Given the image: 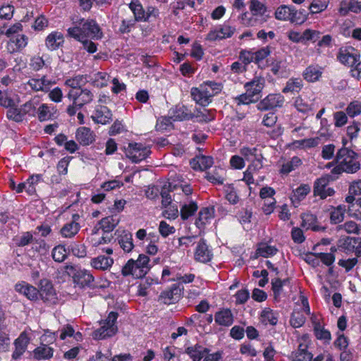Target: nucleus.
Returning <instances> with one entry per match:
<instances>
[{"label":"nucleus","mask_w":361,"mask_h":361,"mask_svg":"<svg viewBox=\"0 0 361 361\" xmlns=\"http://www.w3.org/2000/svg\"><path fill=\"white\" fill-rule=\"evenodd\" d=\"M67 32L70 37L76 40L87 38L100 39L103 37L101 28L93 19H81L78 25L68 28Z\"/></svg>","instance_id":"1"},{"label":"nucleus","mask_w":361,"mask_h":361,"mask_svg":"<svg viewBox=\"0 0 361 361\" xmlns=\"http://www.w3.org/2000/svg\"><path fill=\"white\" fill-rule=\"evenodd\" d=\"M357 159V154L347 147L341 148L336 153L335 161L338 166L334 169V173H340L341 171L353 173L357 172L360 164Z\"/></svg>","instance_id":"2"},{"label":"nucleus","mask_w":361,"mask_h":361,"mask_svg":"<svg viewBox=\"0 0 361 361\" xmlns=\"http://www.w3.org/2000/svg\"><path fill=\"white\" fill-rule=\"evenodd\" d=\"M221 90L222 85L221 83L206 81L198 87H192L190 94L197 104L205 106L212 102V98L220 93Z\"/></svg>","instance_id":"3"},{"label":"nucleus","mask_w":361,"mask_h":361,"mask_svg":"<svg viewBox=\"0 0 361 361\" xmlns=\"http://www.w3.org/2000/svg\"><path fill=\"white\" fill-rule=\"evenodd\" d=\"M149 262V257L141 254L137 260L129 259L123 267L121 274L124 276L132 275L135 278H142L150 269Z\"/></svg>","instance_id":"4"},{"label":"nucleus","mask_w":361,"mask_h":361,"mask_svg":"<svg viewBox=\"0 0 361 361\" xmlns=\"http://www.w3.org/2000/svg\"><path fill=\"white\" fill-rule=\"evenodd\" d=\"M118 313L111 311L106 319L100 322L101 327L93 332V338L96 340L104 339L114 336L118 331L116 320Z\"/></svg>","instance_id":"5"},{"label":"nucleus","mask_w":361,"mask_h":361,"mask_svg":"<svg viewBox=\"0 0 361 361\" xmlns=\"http://www.w3.org/2000/svg\"><path fill=\"white\" fill-rule=\"evenodd\" d=\"M250 10L252 15L249 16V13L245 12L241 16L242 23L246 26H255L257 23V19L254 16H262L267 12V6L259 0H250Z\"/></svg>","instance_id":"6"},{"label":"nucleus","mask_w":361,"mask_h":361,"mask_svg":"<svg viewBox=\"0 0 361 361\" xmlns=\"http://www.w3.org/2000/svg\"><path fill=\"white\" fill-rule=\"evenodd\" d=\"M150 153V149L142 143H129L125 148L126 156L133 163H138L145 159Z\"/></svg>","instance_id":"7"},{"label":"nucleus","mask_w":361,"mask_h":361,"mask_svg":"<svg viewBox=\"0 0 361 361\" xmlns=\"http://www.w3.org/2000/svg\"><path fill=\"white\" fill-rule=\"evenodd\" d=\"M70 99L74 100V104L82 108L84 105L90 103L94 99L93 93L88 89H80L76 90H70L68 94Z\"/></svg>","instance_id":"8"},{"label":"nucleus","mask_w":361,"mask_h":361,"mask_svg":"<svg viewBox=\"0 0 361 361\" xmlns=\"http://www.w3.org/2000/svg\"><path fill=\"white\" fill-rule=\"evenodd\" d=\"M285 102L284 97L281 94H269L257 105L259 111L271 110L281 107Z\"/></svg>","instance_id":"9"},{"label":"nucleus","mask_w":361,"mask_h":361,"mask_svg":"<svg viewBox=\"0 0 361 361\" xmlns=\"http://www.w3.org/2000/svg\"><path fill=\"white\" fill-rule=\"evenodd\" d=\"M337 59L341 63L353 67L357 64L360 54L352 47H341L338 51Z\"/></svg>","instance_id":"10"},{"label":"nucleus","mask_w":361,"mask_h":361,"mask_svg":"<svg viewBox=\"0 0 361 361\" xmlns=\"http://www.w3.org/2000/svg\"><path fill=\"white\" fill-rule=\"evenodd\" d=\"M39 295L44 302L56 304L57 295L51 281L47 279L40 281V288L38 290Z\"/></svg>","instance_id":"11"},{"label":"nucleus","mask_w":361,"mask_h":361,"mask_svg":"<svg viewBox=\"0 0 361 361\" xmlns=\"http://www.w3.org/2000/svg\"><path fill=\"white\" fill-rule=\"evenodd\" d=\"M80 216L73 214L71 220L66 223L60 229L59 233L63 238H73L79 232L81 226L79 223Z\"/></svg>","instance_id":"12"},{"label":"nucleus","mask_w":361,"mask_h":361,"mask_svg":"<svg viewBox=\"0 0 361 361\" xmlns=\"http://www.w3.org/2000/svg\"><path fill=\"white\" fill-rule=\"evenodd\" d=\"M212 251L207 244L206 240L201 238L198 241L194 252L195 260L201 263H207L212 260Z\"/></svg>","instance_id":"13"},{"label":"nucleus","mask_w":361,"mask_h":361,"mask_svg":"<svg viewBox=\"0 0 361 361\" xmlns=\"http://www.w3.org/2000/svg\"><path fill=\"white\" fill-rule=\"evenodd\" d=\"M329 179L324 177L317 178L314 183L313 192L314 196H319L321 199L333 196L335 193L332 188L327 187Z\"/></svg>","instance_id":"14"},{"label":"nucleus","mask_w":361,"mask_h":361,"mask_svg":"<svg viewBox=\"0 0 361 361\" xmlns=\"http://www.w3.org/2000/svg\"><path fill=\"white\" fill-rule=\"evenodd\" d=\"M235 30V27L224 24L218 29L210 30L207 35L206 39L214 42L228 38L233 35Z\"/></svg>","instance_id":"15"},{"label":"nucleus","mask_w":361,"mask_h":361,"mask_svg":"<svg viewBox=\"0 0 361 361\" xmlns=\"http://www.w3.org/2000/svg\"><path fill=\"white\" fill-rule=\"evenodd\" d=\"M265 80L263 77L255 76L254 78L245 84L244 87L251 96L257 98V101L261 97V92L264 87Z\"/></svg>","instance_id":"16"},{"label":"nucleus","mask_w":361,"mask_h":361,"mask_svg":"<svg viewBox=\"0 0 361 361\" xmlns=\"http://www.w3.org/2000/svg\"><path fill=\"white\" fill-rule=\"evenodd\" d=\"M91 118L94 123L105 125L112 120V113L106 106L97 105Z\"/></svg>","instance_id":"17"},{"label":"nucleus","mask_w":361,"mask_h":361,"mask_svg":"<svg viewBox=\"0 0 361 361\" xmlns=\"http://www.w3.org/2000/svg\"><path fill=\"white\" fill-rule=\"evenodd\" d=\"M181 296V289L176 284H173L170 289L163 291L159 295V300L164 304H173L179 300Z\"/></svg>","instance_id":"18"},{"label":"nucleus","mask_w":361,"mask_h":361,"mask_svg":"<svg viewBox=\"0 0 361 361\" xmlns=\"http://www.w3.org/2000/svg\"><path fill=\"white\" fill-rule=\"evenodd\" d=\"M209 351V348L196 343L186 347L184 353L187 354L192 361H200Z\"/></svg>","instance_id":"19"},{"label":"nucleus","mask_w":361,"mask_h":361,"mask_svg":"<svg viewBox=\"0 0 361 361\" xmlns=\"http://www.w3.org/2000/svg\"><path fill=\"white\" fill-rule=\"evenodd\" d=\"M15 290L18 293L25 295L27 299L30 300H36L38 299V289L24 281L16 284Z\"/></svg>","instance_id":"20"},{"label":"nucleus","mask_w":361,"mask_h":361,"mask_svg":"<svg viewBox=\"0 0 361 361\" xmlns=\"http://www.w3.org/2000/svg\"><path fill=\"white\" fill-rule=\"evenodd\" d=\"M73 280L75 283L81 287H91L93 286L94 278L90 271L80 269L75 273Z\"/></svg>","instance_id":"21"},{"label":"nucleus","mask_w":361,"mask_h":361,"mask_svg":"<svg viewBox=\"0 0 361 361\" xmlns=\"http://www.w3.org/2000/svg\"><path fill=\"white\" fill-rule=\"evenodd\" d=\"M29 343V338L25 332H23L15 340L14 345L15 350L12 354V358L14 360L18 359L26 350Z\"/></svg>","instance_id":"22"},{"label":"nucleus","mask_w":361,"mask_h":361,"mask_svg":"<svg viewBox=\"0 0 361 361\" xmlns=\"http://www.w3.org/2000/svg\"><path fill=\"white\" fill-rule=\"evenodd\" d=\"M51 84V81L48 80L45 75L41 78H30L27 82L30 87L35 92L42 91L47 92L49 91Z\"/></svg>","instance_id":"23"},{"label":"nucleus","mask_w":361,"mask_h":361,"mask_svg":"<svg viewBox=\"0 0 361 361\" xmlns=\"http://www.w3.org/2000/svg\"><path fill=\"white\" fill-rule=\"evenodd\" d=\"M64 37L61 32L54 31L49 34L45 39V44L48 49L54 51L63 45Z\"/></svg>","instance_id":"24"},{"label":"nucleus","mask_w":361,"mask_h":361,"mask_svg":"<svg viewBox=\"0 0 361 361\" xmlns=\"http://www.w3.org/2000/svg\"><path fill=\"white\" fill-rule=\"evenodd\" d=\"M58 115L57 110L47 104H42L37 110V117L41 122L56 118Z\"/></svg>","instance_id":"25"},{"label":"nucleus","mask_w":361,"mask_h":361,"mask_svg":"<svg viewBox=\"0 0 361 361\" xmlns=\"http://www.w3.org/2000/svg\"><path fill=\"white\" fill-rule=\"evenodd\" d=\"M215 322L224 326H230L233 323V315L230 309H222L216 312Z\"/></svg>","instance_id":"26"},{"label":"nucleus","mask_w":361,"mask_h":361,"mask_svg":"<svg viewBox=\"0 0 361 361\" xmlns=\"http://www.w3.org/2000/svg\"><path fill=\"white\" fill-rule=\"evenodd\" d=\"M171 111L174 121H188L194 118L193 114L184 105H176Z\"/></svg>","instance_id":"27"},{"label":"nucleus","mask_w":361,"mask_h":361,"mask_svg":"<svg viewBox=\"0 0 361 361\" xmlns=\"http://www.w3.org/2000/svg\"><path fill=\"white\" fill-rule=\"evenodd\" d=\"M361 11V3L357 0H343L340 4L339 13L345 16L350 11L357 13Z\"/></svg>","instance_id":"28"},{"label":"nucleus","mask_w":361,"mask_h":361,"mask_svg":"<svg viewBox=\"0 0 361 361\" xmlns=\"http://www.w3.org/2000/svg\"><path fill=\"white\" fill-rule=\"evenodd\" d=\"M75 137L79 143L83 146L89 145L94 140L93 132L87 127L79 128L76 131Z\"/></svg>","instance_id":"29"},{"label":"nucleus","mask_w":361,"mask_h":361,"mask_svg":"<svg viewBox=\"0 0 361 361\" xmlns=\"http://www.w3.org/2000/svg\"><path fill=\"white\" fill-rule=\"evenodd\" d=\"M114 264L113 258L106 257L104 255H99L91 259V266L97 270L105 271L111 267Z\"/></svg>","instance_id":"30"},{"label":"nucleus","mask_w":361,"mask_h":361,"mask_svg":"<svg viewBox=\"0 0 361 361\" xmlns=\"http://www.w3.org/2000/svg\"><path fill=\"white\" fill-rule=\"evenodd\" d=\"M312 354L307 350V345L305 343H300L290 355L292 361H312Z\"/></svg>","instance_id":"31"},{"label":"nucleus","mask_w":361,"mask_h":361,"mask_svg":"<svg viewBox=\"0 0 361 361\" xmlns=\"http://www.w3.org/2000/svg\"><path fill=\"white\" fill-rule=\"evenodd\" d=\"M322 68L318 65H310L303 71L302 76L305 80L314 82L321 78Z\"/></svg>","instance_id":"32"},{"label":"nucleus","mask_w":361,"mask_h":361,"mask_svg":"<svg viewBox=\"0 0 361 361\" xmlns=\"http://www.w3.org/2000/svg\"><path fill=\"white\" fill-rule=\"evenodd\" d=\"M118 244L126 252H130L134 247L133 235L128 231L123 230L118 237Z\"/></svg>","instance_id":"33"},{"label":"nucleus","mask_w":361,"mask_h":361,"mask_svg":"<svg viewBox=\"0 0 361 361\" xmlns=\"http://www.w3.org/2000/svg\"><path fill=\"white\" fill-rule=\"evenodd\" d=\"M128 6L133 13L134 17L133 18L135 20V22H145L146 11L139 0H133Z\"/></svg>","instance_id":"34"},{"label":"nucleus","mask_w":361,"mask_h":361,"mask_svg":"<svg viewBox=\"0 0 361 361\" xmlns=\"http://www.w3.org/2000/svg\"><path fill=\"white\" fill-rule=\"evenodd\" d=\"M259 320L264 325L275 326L278 322V316L271 309L265 307L260 313Z\"/></svg>","instance_id":"35"},{"label":"nucleus","mask_w":361,"mask_h":361,"mask_svg":"<svg viewBox=\"0 0 361 361\" xmlns=\"http://www.w3.org/2000/svg\"><path fill=\"white\" fill-rule=\"evenodd\" d=\"M120 219L116 216H109L102 219L99 224L104 233H109L118 224Z\"/></svg>","instance_id":"36"},{"label":"nucleus","mask_w":361,"mask_h":361,"mask_svg":"<svg viewBox=\"0 0 361 361\" xmlns=\"http://www.w3.org/2000/svg\"><path fill=\"white\" fill-rule=\"evenodd\" d=\"M311 188L308 184H302L295 190L293 191V195L290 197L293 204H298L300 201L303 200L306 196L310 192Z\"/></svg>","instance_id":"37"},{"label":"nucleus","mask_w":361,"mask_h":361,"mask_svg":"<svg viewBox=\"0 0 361 361\" xmlns=\"http://www.w3.org/2000/svg\"><path fill=\"white\" fill-rule=\"evenodd\" d=\"M54 349L47 345L42 344L33 351L34 358L36 360H49L53 357Z\"/></svg>","instance_id":"38"},{"label":"nucleus","mask_w":361,"mask_h":361,"mask_svg":"<svg viewBox=\"0 0 361 361\" xmlns=\"http://www.w3.org/2000/svg\"><path fill=\"white\" fill-rule=\"evenodd\" d=\"M214 209L204 207L199 212L198 218L195 220V225L197 228H201L213 217Z\"/></svg>","instance_id":"39"},{"label":"nucleus","mask_w":361,"mask_h":361,"mask_svg":"<svg viewBox=\"0 0 361 361\" xmlns=\"http://www.w3.org/2000/svg\"><path fill=\"white\" fill-rule=\"evenodd\" d=\"M278 252V249L275 246L269 245L266 243H261L257 247L255 252V258L259 256L263 257H269L275 255Z\"/></svg>","instance_id":"40"},{"label":"nucleus","mask_w":361,"mask_h":361,"mask_svg":"<svg viewBox=\"0 0 361 361\" xmlns=\"http://www.w3.org/2000/svg\"><path fill=\"white\" fill-rule=\"evenodd\" d=\"M302 164V160L298 157H293L288 162L281 166L280 173L283 174H288L290 172L295 170Z\"/></svg>","instance_id":"41"},{"label":"nucleus","mask_w":361,"mask_h":361,"mask_svg":"<svg viewBox=\"0 0 361 361\" xmlns=\"http://www.w3.org/2000/svg\"><path fill=\"white\" fill-rule=\"evenodd\" d=\"M293 6L281 5L275 11V18L279 20H290L291 12Z\"/></svg>","instance_id":"42"},{"label":"nucleus","mask_w":361,"mask_h":361,"mask_svg":"<svg viewBox=\"0 0 361 361\" xmlns=\"http://www.w3.org/2000/svg\"><path fill=\"white\" fill-rule=\"evenodd\" d=\"M194 118H197L198 122L208 123L215 118L214 114L211 110L204 109L203 111L196 109L195 111L192 113Z\"/></svg>","instance_id":"43"},{"label":"nucleus","mask_w":361,"mask_h":361,"mask_svg":"<svg viewBox=\"0 0 361 361\" xmlns=\"http://www.w3.org/2000/svg\"><path fill=\"white\" fill-rule=\"evenodd\" d=\"M302 87V81L300 78H290L286 84L283 89V93L288 92H298Z\"/></svg>","instance_id":"44"},{"label":"nucleus","mask_w":361,"mask_h":361,"mask_svg":"<svg viewBox=\"0 0 361 361\" xmlns=\"http://www.w3.org/2000/svg\"><path fill=\"white\" fill-rule=\"evenodd\" d=\"M51 257L55 262H63L68 257V251L64 245H56L51 251Z\"/></svg>","instance_id":"45"},{"label":"nucleus","mask_w":361,"mask_h":361,"mask_svg":"<svg viewBox=\"0 0 361 361\" xmlns=\"http://www.w3.org/2000/svg\"><path fill=\"white\" fill-rule=\"evenodd\" d=\"M198 209L197 204L195 202H191L188 204H183L180 208V214L183 220H186L195 214Z\"/></svg>","instance_id":"46"},{"label":"nucleus","mask_w":361,"mask_h":361,"mask_svg":"<svg viewBox=\"0 0 361 361\" xmlns=\"http://www.w3.org/2000/svg\"><path fill=\"white\" fill-rule=\"evenodd\" d=\"M345 212V206L339 205L334 208L330 214V221L331 224H337L341 223L344 219Z\"/></svg>","instance_id":"47"},{"label":"nucleus","mask_w":361,"mask_h":361,"mask_svg":"<svg viewBox=\"0 0 361 361\" xmlns=\"http://www.w3.org/2000/svg\"><path fill=\"white\" fill-rule=\"evenodd\" d=\"M6 116L9 120L17 123L21 122L24 119L21 106L18 108L16 104L7 110Z\"/></svg>","instance_id":"48"},{"label":"nucleus","mask_w":361,"mask_h":361,"mask_svg":"<svg viewBox=\"0 0 361 361\" xmlns=\"http://www.w3.org/2000/svg\"><path fill=\"white\" fill-rule=\"evenodd\" d=\"M15 245L18 247H25L34 242V238L30 232H24L22 235L16 236L13 238Z\"/></svg>","instance_id":"49"},{"label":"nucleus","mask_w":361,"mask_h":361,"mask_svg":"<svg viewBox=\"0 0 361 361\" xmlns=\"http://www.w3.org/2000/svg\"><path fill=\"white\" fill-rule=\"evenodd\" d=\"M213 159L211 157L202 156L198 158L195 163H192V168L195 170L204 171L210 168L213 164Z\"/></svg>","instance_id":"50"},{"label":"nucleus","mask_w":361,"mask_h":361,"mask_svg":"<svg viewBox=\"0 0 361 361\" xmlns=\"http://www.w3.org/2000/svg\"><path fill=\"white\" fill-rule=\"evenodd\" d=\"M85 78L82 75H78L75 77L70 78L65 81V85L72 88L71 90L81 89V86L85 85Z\"/></svg>","instance_id":"51"},{"label":"nucleus","mask_w":361,"mask_h":361,"mask_svg":"<svg viewBox=\"0 0 361 361\" xmlns=\"http://www.w3.org/2000/svg\"><path fill=\"white\" fill-rule=\"evenodd\" d=\"M314 331L317 339L329 342L331 338V333L323 328L319 322H314Z\"/></svg>","instance_id":"52"},{"label":"nucleus","mask_w":361,"mask_h":361,"mask_svg":"<svg viewBox=\"0 0 361 361\" xmlns=\"http://www.w3.org/2000/svg\"><path fill=\"white\" fill-rule=\"evenodd\" d=\"M68 252L78 257H85L87 255L86 247L84 244L73 243L68 246Z\"/></svg>","instance_id":"53"},{"label":"nucleus","mask_w":361,"mask_h":361,"mask_svg":"<svg viewBox=\"0 0 361 361\" xmlns=\"http://www.w3.org/2000/svg\"><path fill=\"white\" fill-rule=\"evenodd\" d=\"M306 321L303 312L294 311L291 314L290 323L293 328H299L302 326Z\"/></svg>","instance_id":"54"},{"label":"nucleus","mask_w":361,"mask_h":361,"mask_svg":"<svg viewBox=\"0 0 361 361\" xmlns=\"http://www.w3.org/2000/svg\"><path fill=\"white\" fill-rule=\"evenodd\" d=\"M345 231L347 233H358L359 226L353 221H348L343 224L338 225L336 227L337 231Z\"/></svg>","instance_id":"55"},{"label":"nucleus","mask_w":361,"mask_h":361,"mask_svg":"<svg viewBox=\"0 0 361 361\" xmlns=\"http://www.w3.org/2000/svg\"><path fill=\"white\" fill-rule=\"evenodd\" d=\"M312 103L305 100L301 97H298L294 102V106L298 111L307 113L312 109Z\"/></svg>","instance_id":"56"},{"label":"nucleus","mask_w":361,"mask_h":361,"mask_svg":"<svg viewBox=\"0 0 361 361\" xmlns=\"http://www.w3.org/2000/svg\"><path fill=\"white\" fill-rule=\"evenodd\" d=\"M224 191L226 193V198L230 203L234 204L238 202L239 197L233 185H225Z\"/></svg>","instance_id":"57"},{"label":"nucleus","mask_w":361,"mask_h":361,"mask_svg":"<svg viewBox=\"0 0 361 361\" xmlns=\"http://www.w3.org/2000/svg\"><path fill=\"white\" fill-rule=\"evenodd\" d=\"M109 75L104 72H98L94 75L92 83L97 87H103L107 85Z\"/></svg>","instance_id":"58"},{"label":"nucleus","mask_w":361,"mask_h":361,"mask_svg":"<svg viewBox=\"0 0 361 361\" xmlns=\"http://www.w3.org/2000/svg\"><path fill=\"white\" fill-rule=\"evenodd\" d=\"M284 281L279 278H275L271 280V290L274 293V299L277 300L282 293Z\"/></svg>","instance_id":"59"},{"label":"nucleus","mask_w":361,"mask_h":361,"mask_svg":"<svg viewBox=\"0 0 361 361\" xmlns=\"http://www.w3.org/2000/svg\"><path fill=\"white\" fill-rule=\"evenodd\" d=\"M346 114L353 118L361 114V103L358 101L350 102L346 108Z\"/></svg>","instance_id":"60"},{"label":"nucleus","mask_w":361,"mask_h":361,"mask_svg":"<svg viewBox=\"0 0 361 361\" xmlns=\"http://www.w3.org/2000/svg\"><path fill=\"white\" fill-rule=\"evenodd\" d=\"M135 20L133 18L129 19H123L118 29L119 32L121 34L129 33L131 31V29L135 27Z\"/></svg>","instance_id":"61"},{"label":"nucleus","mask_w":361,"mask_h":361,"mask_svg":"<svg viewBox=\"0 0 361 361\" xmlns=\"http://www.w3.org/2000/svg\"><path fill=\"white\" fill-rule=\"evenodd\" d=\"M257 151L258 149L256 147L250 148L245 147L240 149V154L246 160L252 161L255 159L256 157L262 156L261 154H257Z\"/></svg>","instance_id":"62"},{"label":"nucleus","mask_w":361,"mask_h":361,"mask_svg":"<svg viewBox=\"0 0 361 361\" xmlns=\"http://www.w3.org/2000/svg\"><path fill=\"white\" fill-rule=\"evenodd\" d=\"M176 348L174 346H168L163 350V355L164 360L167 361H180L179 355L175 352Z\"/></svg>","instance_id":"63"},{"label":"nucleus","mask_w":361,"mask_h":361,"mask_svg":"<svg viewBox=\"0 0 361 361\" xmlns=\"http://www.w3.org/2000/svg\"><path fill=\"white\" fill-rule=\"evenodd\" d=\"M327 7L326 2L322 0H313L309 6V10L312 13H318L324 11Z\"/></svg>","instance_id":"64"}]
</instances>
